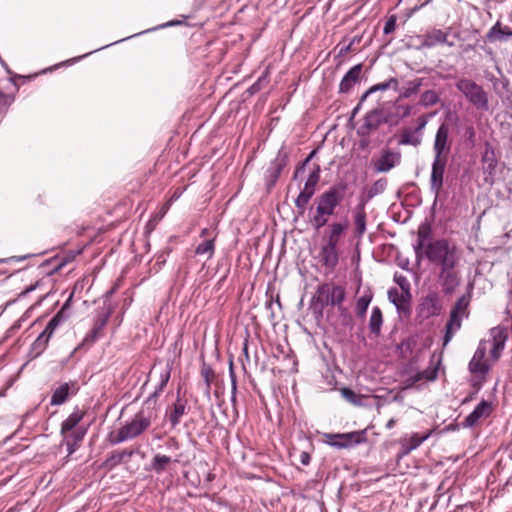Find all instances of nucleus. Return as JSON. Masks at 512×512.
Instances as JSON below:
<instances>
[{"label":"nucleus","mask_w":512,"mask_h":512,"mask_svg":"<svg viewBox=\"0 0 512 512\" xmlns=\"http://www.w3.org/2000/svg\"><path fill=\"white\" fill-rule=\"evenodd\" d=\"M510 36H512V30L508 27H502L499 21L487 33L489 41L504 40Z\"/></svg>","instance_id":"bb28decb"},{"label":"nucleus","mask_w":512,"mask_h":512,"mask_svg":"<svg viewBox=\"0 0 512 512\" xmlns=\"http://www.w3.org/2000/svg\"><path fill=\"white\" fill-rule=\"evenodd\" d=\"M467 308V301L464 297H461L454 309L451 312L450 320L448 321L446 325V334L444 338V344H447L451 338L453 337V334L460 328L461 326V318L465 314V310Z\"/></svg>","instance_id":"1a4fd4ad"},{"label":"nucleus","mask_w":512,"mask_h":512,"mask_svg":"<svg viewBox=\"0 0 512 512\" xmlns=\"http://www.w3.org/2000/svg\"><path fill=\"white\" fill-rule=\"evenodd\" d=\"M104 325H105V320H102L98 325H96L94 327V329L91 331V333L86 336L85 341L93 342L98 337V334Z\"/></svg>","instance_id":"37998d69"},{"label":"nucleus","mask_w":512,"mask_h":512,"mask_svg":"<svg viewBox=\"0 0 512 512\" xmlns=\"http://www.w3.org/2000/svg\"><path fill=\"white\" fill-rule=\"evenodd\" d=\"M394 281L399 285L402 291L410 292V283L403 274L395 273Z\"/></svg>","instance_id":"4c0bfd02"},{"label":"nucleus","mask_w":512,"mask_h":512,"mask_svg":"<svg viewBox=\"0 0 512 512\" xmlns=\"http://www.w3.org/2000/svg\"><path fill=\"white\" fill-rule=\"evenodd\" d=\"M433 433V430L420 435L413 433L409 437H405L400 440L401 445V456H406L413 450L417 449L424 441H426Z\"/></svg>","instance_id":"2eb2a0df"},{"label":"nucleus","mask_w":512,"mask_h":512,"mask_svg":"<svg viewBox=\"0 0 512 512\" xmlns=\"http://www.w3.org/2000/svg\"><path fill=\"white\" fill-rule=\"evenodd\" d=\"M435 38H436V40H437V41H439V42H442V41H444V40H445V37L442 35V33H441V32H437V33H436V35H435Z\"/></svg>","instance_id":"5fc2aeb1"},{"label":"nucleus","mask_w":512,"mask_h":512,"mask_svg":"<svg viewBox=\"0 0 512 512\" xmlns=\"http://www.w3.org/2000/svg\"><path fill=\"white\" fill-rule=\"evenodd\" d=\"M149 31H152V30L151 29L146 30V32H149ZM142 33H145V31L141 32V33H136V36H139V34H142Z\"/></svg>","instance_id":"bf43d9fd"},{"label":"nucleus","mask_w":512,"mask_h":512,"mask_svg":"<svg viewBox=\"0 0 512 512\" xmlns=\"http://www.w3.org/2000/svg\"><path fill=\"white\" fill-rule=\"evenodd\" d=\"M455 86L477 109L488 110V95L476 82L467 78H460L457 80Z\"/></svg>","instance_id":"7ed1b4c3"},{"label":"nucleus","mask_w":512,"mask_h":512,"mask_svg":"<svg viewBox=\"0 0 512 512\" xmlns=\"http://www.w3.org/2000/svg\"><path fill=\"white\" fill-rule=\"evenodd\" d=\"M154 416L151 411L146 412L144 409L139 411L127 422L122 428L119 429L112 442L115 444L122 443L129 439H133L149 428Z\"/></svg>","instance_id":"f03ea898"},{"label":"nucleus","mask_w":512,"mask_h":512,"mask_svg":"<svg viewBox=\"0 0 512 512\" xmlns=\"http://www.w3.org/2000/svg\"><path fill=\"white\" fill-rule=\"evenodd\" d=\"M426 256L431 262L439 264L441 268L457 265L459 261V253L456 246L446 240L430 243L426 248Z\"/></svg>","instance_id":"f257e3e1"},{"label":"nucleus","mask_w":512,"mask_h":512,"mask_svg":"<svg viewBox=\"0 0 512 512\" xmlns=\"http://www.w3.org/2000/svg\"><path fill=\"white\" fill-rule=\"evenodd\" d=\"M422 376H421V372H418L414 375H411L410 377H408L405 382H404V388H411L413 387L414 385H416L417 383L419 382H422Z\"/></svg>","instance_id":"79ce46f5"},{"label":"nucleus","mask_w":512,"mask_h":512,"mask_svg":"<svg viewBox=\"0 0 512 512\" xmlns=\"http://www.w3.org/2000/svg\"><path fill=\"white\" fill-rule=\"evenodd\" d=\"M388 298L398 311H405L411 298L410 292L391 288L388 290Z\"/></svg>","instance_id":"412c9836"},{"label":"nucleus","mask_w":512,"mask_h":512,"mask_svg":"<svg viewBox=\"0 0 512 512\" xmlns=\"http://www.w3.org/2000/svg\"><path fill=\"white\" fill-rule=\"evenodd\" d=\"M78 391V386L75 382L63 383L59 385L52 393L51 405H61L67 401V399L75 395Z\"/></svg>","instance_id":"4468645a"},{"label":"nucleus","mask_w":512,"mask_h":512,"mask_svg":"<svg viewBox=\"0 0 512 512\" xmlns=\"http://www.w3.org/2000/svg\"><path fill=\"white\" fill-rule=\"evenodd\" d=\"M492 341H489V349L491 357L497 360L505 347L507 336L502 329L494 328L491 330Z\"/></svg>","instance_id":"f3484780"},{"label":"nucleus","mask_w":512,"mask_h":512,"mask_svg":"<svg viewBox=\"0 0 512 512\" xmlns=\"http://www.w3.org/2000/svg\"><path fill=\"white\" fill-rule=\"evenodd\" d=\"M303 171H304V168H303V167H301V168L297 169V170H296V172H295V177H298V176H299V174H300L301 172H303Z\"/></svg>","instance_id":"4d7b16f0"},{"label":"nucleus","mask_w":512,"mask_h":512,"mask_svg":"<svg viewBox=\"0 0 512 512\" xmlns=\"http://www.w3.org/2000/svg\"><path fill=\"white\" fill-rule=\"evenodd\" d=\"M85 434H86V429L79 427V428L73 429L72 431H70L68 433V439L71 440L72 442L77 443L83 439Z\"/></svg>","instance_id":"e433bc0d"},{"label":"nucleus","mask_w":512,"mask_h":512,"mask_svg":"<svg viewBox=\"0 0 512 512\" xmlns=\"http://www.w3.org/2000/svg\"><path fill=\"white\" fill-rule=\"evenodd\" d=\"M316 296L322 305L340 307L345 299V289L342 286L324 284L318 287Z\"/></svg>","instance_id":"0eeeda50"},{"label":"nucleus","mask_w":512,"mask_h":512,"mask_svg":"<svg viewBox=\"0 0 512 512\" xmlns=\"http://www.w3.org/2000/svg\"><path fill=\"white\" fill-rule=\"evenodd\" d=\"M312 196L313 195H310V193L302 190L295 200L296 206L298 208H304L308 204Z\"/></svg>","instance_id":"ea45409f"},{"label":"nucleus","mask_w":512,"mask_h":512,"mask_svg":"<svg viewBox=\"0 0 512 512\" xmlns=\"http://www.w3.org/2000/svg\"><path fill=\"white\" fill-rule=\"evenodd\" d=\"M186 404L184 401L177 399L173 409L168 413V419L172 427L177 426L180 423L182 416L185 414Z\"/></svg>","instance_id":"cd10ccee"},{"label":"nucleus","mask_w":512,"mask_h":512,"mask_svg":"<svg viewBox=\"0 0 512 512\" xmlns=\"http://www.w3.org/2000/svg\"><path fill=\"white\" fill-rule=\"evenodd\" d=\"M447 162H448V160H446V159L434 157V160L432 163L430 186H431V190L435 193V195H438L442 188L443 176H444Z\"/></svg>","instance_id":"9d476101"},{"label":"nucleus","mask_w":512,"mask_h":512,"mask_svg":"<svg viewBox=\"0 0 512 512\" xmlns=\"http://www.w3.org/2000/svg\"><path fill=\"white\" fill-rule=\"evenodd\" d=\"M319 258L324 266L333 269L339 260L337 246L326 242L320 249Z\"/></svg>","instance_id":"a211bd4d"},{"label":"nucleus","mask_w":512,"mask_h":512,"mask_svg":"<svg viewBox=\"0 0 512 512\" xmlns=\"http://www.w3.org/2000/svg\"><path fill=\"white\" fill-rule=\"evenodd\" d=\"M61 322V318L59 315L54 316L47 324L44 331L38 336V338L35 341L36 346H46V344L49 342L51 336L53 335L55 329L58 327V325Z\"/></svg>","instance_id":"a878e982"},{"label":"nucleus","mask_w":512,"mask_h":512,"mask_svg":"<svg viewBox=\"0 0 512 512\" xmlns=\"http://www.w3.org/2000/svg\"><path fill=\"white\" fill-rule=\"evenodd\" d=\"M328 221V215L316 211L312 218V224L316 229L323 227Z\"/></svg>","instance_id":"58836bf2"},{"label":"nucleus","mask_w":512,"mask_h":512,"mask_svg":"<svg viewBox=\"0 0 512 512\" xmlns=\"http://www.w3.org/2000/svg\"><path fill=\"white\" fill-rule=\"evenodd\" d=\"M229 374H230V377H231L232 390L235 391L236 390V375H235L234 370H233V363L232 362H230Z\"/></svg>","instance_id":"8fccbe9b"},{"label":"nucleus","mask_w":512,"mask_h":512,"mask_svg":"<svg viewBox=\"0 0 512 512\" xmlns=\"http://www.w3.org/2000/svg\"><path fill=\"white\" fill-rule=\"evenodd\" d=\"M181 22L180 21H176V20H172V21H169L167 23H164V24H161L155 28H152L151 30H156V29H161V28H166V27H172V26H175V25H179Z\"/></svg>","instance_id":"3c124183"},{"label":"nucleus","mask_w":512,"mask_h":512,"mask_svg":"<svg viewBox=\"0 0 512 512\" xmlns=\"http://www.w3.org/2000/svg\"><path fill=\"white\" fill-rule=\"evenodd\" d=\"M108 46L109 45H105L104 47L99 48V50L104 49V48H108ZM95 51H98V49H96Z\"/></svg>","instance_id":"052dcab7"},{"label":"nucleus","mask_w":512,"mask_h":512,"mask_svg":"<svg viewBox=\"0 0 512 512\" xmlns=\"http://www.w3.org/2000/svg\"><path fill=\"white\" fill-rule=\"evenodd\" d=\"M451 147L452 140L450 138V127L447 123H442L439 126L434 139V157L448 160Z\"/></svg>","instance_id":"423d86ee"},{"label":"nucleus","mask_w":512,"mask_h":512,"mask_svg":"<svg viewBox=\"0 0 512 512\" xmlns=\"http://www.w3.org/2000/svg\"><path fill=\"white\" fill-rule=\"evenodd\" d=\"M401 155L399 152L387 150L375 162L377 172H388L400 163Z\"/></svg>","instance_id":"dca6fc26"},{"label":"nucleus","mask_w":512,"mask_h":512,"mask_svg":"<svg viewBox=\"0 0 512 512\" xmlns=\"http://www.w3.org/2000/svg\"><path fill=\"white\" fill-rule=\"evenodd\" d=\"M15 83L9 77L0 78V114L5 112L13 102Z\"/></svg>","instance_id":"ddd939ff"},{"label":"nucleus","mask_w":512,"mask_h":512,"mask_svg":"<svg viewBox=\"0 0 512 512\" xmlns=\"http://www.w3.org/2000/svg\"><path fill=\"white\" fill-rule=\"evenodd\" d=\"M93 52H94V51L89 52V53H86V54H84V55H82V56H79V57L73 58V59H71V60L65 61V62H63V63L59 64V66H61V65H66V64H69V63L77 62V61H79L80 59H82V58H84V57H86V56H88V55L92 54ZM56 67H58V65L54 66V68H56Z\"/></svg>","instance_id":"603ef678"},{"label":"nucleus","mask_w":512,"mask_h":512,"mask_svg":"<svg viewBox=\"0 0 512 512\" xmlns=\"http://www.w3.org/2000/svg\"><path fill=\"white\" fill-rule=\"evenodd\" d=\"M84 413L79 410L75 409L66 420L63 421L61 426V434L63 438H68V433L72 431L73 429L79 428L78 424L83 419Z\"/></svg>","instance_id":"5701e85b"},{"label":"nucleus","mask_w":512,"mask_h":512,"mask_svg":"<svg viewBox=\"0 0 512 512\" xmlns=\"http://www.w3.org/2000/svg\"><path fill=\"white\" fill-rule=\"evenodd\" d=\"M382 325V313L378 307H374L369 320V328L372 333L379 334Z\"/></svg>","instance_id":"2f4dec72"},{"label":"nucleus","mask_w":512,"mask_h":512,"mask_svg":"<svg viewBox=\"0 0 512 512\" xmlns=\"http://www.w3.org/2000/svg\"><path fill=\"white\" fill-rule=\"evenodd\" d=\"M170 367L168 365L159 369V381L153 393L154 397H157L162 393L170 379Z\"/></svg>","instance_id":"c756f323"},{"label":"nucleus","mask_w":512,"mask_h":512,"mask_svg":"<svg viewBox=\"0 0 512 512\" xmlns=\"http://www.w3.org/2000/svg\"><path fill=\"white\" fill-rule=\"evenodd\" d=\"M420 86H421V80L417 79L416 81L413 82V87L411 89H409L407 92H405L403 95L405 97H408L411 93H416Z\"/></svg>","instance_id":"09e8293b"},{"label":"nucleus","mask_w":512,"mask_h":512,"mask_svg":"<svg viewBox=\"0 0 512 512\" xmlns=\"http://www.w3.org/2000/svg\"><path fill=\"white\" fill-rule=\"evenodd\" d=\"M395 423H396V420L394 418H391L387 423H386V428L387 429H392L394 426H395Z\"/></svg>","instance_id":"864d4df0"},{"label":"nucleus","mask_w":512,"mask_h":512,"mask_svg":"<svg viewBox=\"0 0 512 512\" xmlns=\"http://www.w3.org/2000/svg\"><path fill=\"white\" fill-rule=\"evenodd\" d=\"M61 322V318L59 315L54 316L47 324L44 331L38 336V338L35 341L36 346H46V344L49 342L51 336L53 335L55 329L58 327V325Z\"/></svg>","instance_id":"393cba45"},{"label":"nucleus","mask_w":512,"mask_h":512,"mask_svg":"<svg viewBox=\"0 0 512 512\" xmlns=\"http://www.w3.org/2000/svg\"><path fill=\"white\" fill-rule=\"evenodd\" d=\"M433 45V42L430 41V40H426L424 43H423V46L424 47H431Z\"/></svg>","instance_id":"6e6d98bb"},{"label":"nucleus","mask_w":512,"mask_h":512,"mask_svg":"<svg viewBox=\"0 0 512 512\" xmlns=\"http://www.w3.org/2000/svg\"><path fill=\"white\" fill-rule=\"evenodd\" d=\"M207 232H208V229H206V228L203 229L201 232V236H205Z\"/></svg>","instance_id":"13d9d810"},{"label":"nucleus","mask_w":512,"mask_h":512,"mask_svg":"<svg viewBox=\"0 0 512 512\" xmlns=\"http://www.w3.org/2000/svg\"><path fill=\"white\" fill-rule=\"evenodd\" d=\"M323 441L331 447L346 449L366 441V431H353L348 433H324Z\"/></svg>","instance_id":"20e7f679"},{"label":"nucleus","mask_w":512,"mask_h":512,"mask_svg":"<svg viewBox=\"0 0 512 512\" xmlns=\"http://www.w3.org/2000/svg\"><path fill=\"white\" fill-rule=\"evenodd\" d=\"M422 380L426 382L434 381L437 378V368L429 367L421 371Z\"/></svg>","instance_id":"a19ab883"},{"label":"nucleus","mask_w":512,"mask_h":512,"mask_svg":"<svg viewBox=\"0 0 512 512\" xmlns=\"http://www.w3.org/2000/svg\"><path fill=\"white\" fill-rule=\"evenodd\" d=\"M341 394L347 401L351 403H357V395L352 390L348 388H343L341 390Z\"/></svg>","instance_id":"c03bdc74"},{"label":"nucleus","mask_w":512,"mask_h":512,"mask_svg":"<svg viewBox=\"0 0 512 512\" xmlns=\"http://www.w3.org/2000/svg\"><path fill=\"white\" fill-rule=\"evenodd\" d=\"M348 227L349 222L347 219L331 223L328 227L326 242L338 246L341 237L344 235Z\"/></svg>","instance_id":"6ab92c4d"},{"label":"nucleus","mask_w":512,"mask_h":512,"mask_svg":"<svg viewBox=\"0 0 512 512\" xmlns=\"http://www.w3.org/2000/svg\"><path fill=\"white\" fill-rule=\"evenodd\" d=\"M319 178H320V170L317 168V169L313 170L312 172H310V174L305 182L304 188L302 190L310 193V195H313L315 192V187L319 181Z\"/></svg>","instance_id":"473e14b6"},{"label":"nucleus","mask_w":512,"mask_h":512,"mask_svg":"<svg viewBox=\"0 0 512 512\" xmlns=\"http://www.w3.org/2000/svg\"><path fill=\"white\" fill-rule=\"evenodd\" d=\"M493 412L491 402L482 400L474 410L465 418L464 425L466 427L475 426L480 420L488 418Z\"/></svg>","instance_id":"9b49d317"},{"label":"nucleus","mask_w":512,"mask_h":512,"mask_svg":"<svg viewBox=\"0 0 512 512\" xmlns=\"http://www.w3.org/2000/svg\"><path fill=\"white\" fill-rule=\"evenodd\" d=\"M425 122H423L419 127H417L415 130H405L402 135L399 143L401 145H412V146H418L420 145L422 141V134L421 130L425 126Z\"/></svg>","instance_id":"b1692460"},{"label":"nucleus","mask_w":512,"mask_h":512,"mask_svg":"<svg viewBox=\"0 0 512 512\" xmlns=\"http://www.w3.org/2000/svg\"><path fill=\"white\" fill-rule=\"evenodd\" d=\"M488 349L489 340H481L468 366L470 373L481 380L486 377L491 368L486 356Z\"/></svg>","instance_id":"39448f33"},{"label":"nucleus","mask_w":512,"mask_h":512,"mask_svg":"<svg viewBox=\"0 0 512 512\" xmlns=\"http://www.w3.org/2000/svg\"><path fill=\"white\" fill-rule=\"evenodd\" d=\"M371 300H372V295L370 293L364 294L357 300L356 312L359 316L365 315Z\"/></svg>","instance_id":"72a5a7b5"},{"label":"nucleus","mask_w":512,"mask_h":512,"mask_svg":"<svg viewBox=\"0 0 512 512\" xmlns=\"http://www.w3.org/2000/svg\"><path fill=\"white\" fill-rule=\"evenodd\" d=\"M299 461L301 462L302 465H309L310 461H311V456L308 452H301L300 455H299Z\"/></svg>","instance_id":"49530a36"},{"label":"nucleus","mask_w":512,"mask_h":512,"mask_svg":"<svg viewBox=\"0 0 512 512\" xmlns=\"http://www.w3.org/2000/svg\"><path fill=\"white\" fill-rule=\"evenodd\" d=\"M455 267L456 265H450L440 270L439 279L446 293L453 292L460 284V276Z\"/></svg>","instance_id":"f8f14e48"},{"label":"nucleus","mask_w":512,"mask_h":512,"mask_svg":"<svg viewBox=\"0 0 512 512\" xmlns=\"http://www.w3.org/2000/svg\"><path fill=\"white\" fill-rule=\"evenodd\" d=\"M341 200V191L338 188L333 187L319 197L316 207L317 212L331 216L334 214V211Z\"/></svg>","instance_id":"6e6552de"},{"label":"nucleus","mask_w":512,"mask_h":512,"mask_svg":"<svg viewBox=\"0 0 512 512\" xmlns=\"http://www.w3.org/2000/svg\"><path fill=\"white\" fill-rule=\"evenodd\" d=\"M171 462V458L166 455L157 454L152 461V467L155 471L161 472L165 470L166 466Z\"/></svg>","instance_id":"f704fd0d"},{"label":"nucleus","mask_w":512,"mask_h":512,"mask_svg":"<svg viewBox=\"0 0 512 512\" xmlns=\"http://www.w3.org/2000/svg\"><path fill=\"white\" fill-rule=\"evenodd\" d=\"M398 88V80L396 78H390L388 81L373 85L370 87L366 93L363 95L362 100H364L368 95L377 92V91H385L387 89L397 90Z\"/></svg>","instance_id":"c85d7f7f"},{"label":"nucleus","mask_w":512,"mask_h":512,"mask_svg":"<svg viewBox=\"0 0 512 512\" xmlns=\"http://www.w3.org/2000/svg\"><path fill=\"white\" fill-rule=\"evenodd\" d=\"M439 101L437 93L433 90L425 91L421 95V103L425 106H432Z\"/></svg>","instance_id":"c9c22d12"},{"label":"nucleus","mask_w":512,"mask_h":512,"mask_svg":"<svg viewBox=\"0 0 512 512\" xmlns=\"http://www.w3.org/2000/svg\"><path fill=\"white\" fill-rule=\"evenodd\" d=\"M355 235L361 238L366 232V212L364 204H359L353 211Z\"/></svg>","instance_id":"4be33fe9"},{"label":"nucleus","mask_w":512,"mask_h":512,"mask_svg":"<svg viewBox=\"0 0 512 512\" xmlns=\"http://www.w3.org/2000/svg\"><path fill=\"white\" fill-rule=\"evenodd\" d=\"M362 72V64H357L350 68V70L344 75L340 83L341 92H349L351 88L359 81Z\"/></svg>","instance_id":"aec40b11"},{"label":"nucleus","mask_w":512,"mask_h":512,"mask_svg":"<svg viewBox=\"0 0 512 512\" xmlns=\"http://www.w3.org/2000/svg\"><path fill=\"white\" fill-rule=\"evenodd\" d=\"M197 255L206 256L207 259L212 258L214 254V239L209 238L205 239L202 243H200L195 250Z\"/></svg>","instance_id":"7c9ffc66"},{"label":"nucleus","mask_w":512,"mask_h":512,"mask_svg":"<svg viewBox=\"0 0 512 512\" xmlns=\"http://www.w3.org/2000/svg\"><path fill=\"white\" fill-rule=\"evenodd\" d=\"M394 29H395V20L391 18V19H389V20L385 23V26H384V33H385V34H389V33H391Z\"/></svg>","instance_id":"de8ad7c7"},{"label":"nucleus","mask_w":512,"mask_h":512,"mask_svg":"<svg viewBox=\"0 0 512 512\" xmlns=\"http://www.w3.org/2000/svg\"><path fill=\"white\" fill-rule=\"evenodd\" d=\"M64 442L66 444L68 454L69 455L73 454L77 449V445H76L77 443L72 442L68 438H64Z\"/></svg>","instance_id":"a18cd8bd"}]
</instances>
